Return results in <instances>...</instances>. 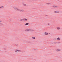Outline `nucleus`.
<instances>
[{
  "label": "nucleus",
  "instance_id": "nucleus-1",
  "mask_svg": "<svg viewBox=\"0 0 62 62\" xmlns=\"http://www.w3.org/2000/svg\"><path fill=\"white\" fill-rule=\"evenodd\" d=\"M13 8L14 9L16 10V11H20V12H24V10H23L20 9H18L16 7H14Z\"/></svg>",
  "mask_w": 62,
  "mask_h": 62
},
{
  "label": "nucleus",
  "instance_id": "nucleus-2",
  "mask_svg": "<svg viewBox=\"0 0 62 62\" xmlns=\"http://www.w3.org/2000/svg\"><path fill=\"white\" fill-rule=\"evenodd\" d=\"M61 50L60 49H58L56 50V52H60V51H61Z\"/></svg>",
  "mask_w": 62,
  "mask_h": 62
},
{
  "label": "nucleus",
  "instance_id": "nucleus-3",
  "mask_svg": "<svg viewBox=\"0 0 62 62\" xmlns=\"http://www.w3.org/2000/svg\"><path fill=\"white\" fill-rule=\"evenodd\" d=\"M21 51L19 50H18V49H16L15 50V53H17V52H20Z\"/></svg>",
  "mask_w": 62,
  "mask_h": 62
},
{
  "label": "nucleus",
  "instance_id": "nucleus-4",
  "mask_svg": "<svg viewBox=\"0 0 62 62\" xmlns=\"http://www.w3.org/2000/svg\"><path fill=\"white\" fill-rule=\"evenodd\" d=\"M25 31H30V29H26L25 30Z\"/></svg>",
  "mask_w": 62,
  "mask_h": 62
},
{
  "label": "nucleus",
  "instance_id": "nucleus-5",
  "mask_svg": "<svg viewBox=\"0 0 62 62\" xmlns=\"http://www.w3.org/2000/svg\"><path fill=\"white\" fill-rule=\"evenodd\" d=\"M54 12L55 13H59V11H54Z\"/></svg>",
  "mask_w": 62,
  "mask_h": 62
},
{
  "label": "nucleus",
  "instance_id": "nucleus-6",
  "mask_svg": "<svg viewBox=\"0 0 62 62\" xmlns=\"http://www.w3.org/2000/svg\"><path fill=\"white\" fill-rule=\"evenodd\" d=\"M53 8H58V7L57 6H55V5H53L52 6Z\"/></svg>",
  "mask_w": 62,
  "mask_h": 62
},
{
  "label": "nucleus",
  "instance_id": "nucleus-7",
  "mask_svg": "<svg viewBox=\"0 0 62 62\" xmlns=\"http://www.w3.org/2000/svg\"><path fill=\"white\" fill-rule=\"evenodd\" d=\"M23 21L26 22L27 21V19L26 18H23Z\"/></svg>",
  "mask_w": 62,
  "mask_h": 62
},
{
  "label": "nucleus",
  "instance_id": "nucleus-8",
  "mask_svg": "<svg viewBox=\"0 0 62 62\" xmlns=\"http://www.w3.org/2000/svg\"><path fill=\"white\" fill-rule=\"evenodd\" d=\"M44 34L45 35H48L49 34L47 32H45L44 33Z\"/></svg>",
  "mask_w": 62,
  "mask_h": 62
},
{
  "label": "nucleus",
  "instance_id": "nucleus-9",
  "mask_svg": "<svg viewBox=\"0 0 62 62\" xmlns=\"http://www.w3.org/2000/svg\"><path fill=\"white\" fill-rule=\"evenodd\" d=\"M57 40H60V39L59 37H58L56 39Z\"/></svg>",
  "mask_w": 62,
  "mask_h": 62
},
{
  "label": "nucleus",
  "instance_id": "nucleus-10",
  "mask_svg": "<svg viewBox=\"0 0 62 62\" xmlns=\"http://www.w3.org/2000/svg\"><path fill=\"white\" fill-rule=\"evenodd\" d=\"M26 42H27L28 43H31V42L30 41H26Z\"/></svg>",
  "mask_w": 62,
  "mask_h": 62
},
{
  "label": "nucleus",
  "instance_id": "nucleus-11",
  "mask_svg": "<svg viewBox=\"0 0 62 62\" xmlns=\"http://www.w3.org/2000/svg\"><path fill=\"white\" fill-rule=\"evenodd\" d=\"M3 25V24L2 23H0V26H2Z\"/></svg>",
  "mask_w": 62,
  "mask_h": 62
},
{
  "label": "nucleus",
  "instance_id": "nucleus-12",
  "mask_svg": "<svg viewBox=\"0 0 62 62\" xmlns=\"http://www.w3.org/2000/svg\"><path fill=\"white\" fill-rule=\"evenodd\" d=\"M23 21V19H22L20 20V22Z\"/></svg>",
  "mask_w": 62,
  "mask_h": 62
},
{
  "label": "nucleus",
  "instance_id": "nucleus-13",
  "mask_svg": "<svg viewBox=\"0 0 62 62\" xmlns=\"http://www.w3.org/2000/svg\"><path fill=\"white\" fill-rule=\"evenodd\" d=\"M30 31H31L32 32L33 31H34V30H32V29L31 30V29H30Z\"/></svg>",
  "mask_w": 62,
  "mask_h": 62
},
{
  "label": "nucleus",
  "instance_id": "nucleus-14",
  "mask_svg": "<svg viewBox=\"0 0 62 62\" xmlns=\"http://www.w3.org/2000/svg\"><path fill=\"white\" fill-rule=\"evenodd\" d=\"M23 6H24L25 7H26V4H23Z\"/></svg>",
  "mask_w": 62,
  "mask_h": 62
},
{
  "label": "nucleus",
  "instance_id": "nucleus-15",
  "mask_svg": "<svg viewBox=\"0 0 62 62\" xmlns=\"http://www.w3.org/2000/svg\"><path fill=\"white\" fill-rule=\"evenodd\" d=\"M60 27H58L57 28V30H60Z\"/></svg>",
  "mask_w": 62,
  "mask_h": 62
},
{
  "label": "nucleus",
  "instance_id": "nucleus-16",
  "mask_svg": "<svg viewBox=\"0 0 62 62\" xmlns=\"http://www.w3.org/2000/svg\"><path fill=\"white\" fill-rule=\"evenodd\" d=\"M4 8V6H3L0 7V8Z\"/></svg>",
  "mask_w": 62,
  "mask_h": 62
},
{
  "label": "nucleus",
  "instance_id": "nucleus-17",
  "mask_svg": "<svg viewBox=\"0 0 62 62\" xmlns=\"http://www.w3.org/2000/svg\"><path fill=\"white\" fill-rule=\"evenodd\" d=\"M53 40H56V38H55L53 39Z\"/></svg>",
  "mask_w": 62,
  "mask_h": 62
},
{
  "label": "nucleus",
  "instance_id": "nucleus-18",
  "mask_svg": "<svg viewBox=\"0 0 62 62\" xmlns=\"http://www.w3.org/2000/svg\"><path fill=\"white\" fill-rule=\"evenodd\" d=\"M28 24H29V23H26L25 24V25H28Z\"/></svg>",
  "mask_w": 62,
  "mask_h": 62
},
{
  "label": "nucleus",
  "instance_id": "nucleus-19",
  "mask_svg": "<svg viewBox=\"0 0 62 62\" xmlns=\"http://www.w3.org/2000/svg\"><path fill=\"white\" fill-rule=\"evenodd\" d=\"M32 39H36V38L35 37H32Z\"/></svg>",
  "mask_w": 62,
  "mask_h": 62
},
{
  "label": "nucleus",
  "instance_id": "nucleus-20",
  "mask_svg": "<svg viewBox=\"0 0 62 62\" xmlns=\"http://www.w3.org/2000/svg\"><path fill=\"white\" fill-rule=\"evenodd\" d=\"M56 43H55V42L54 43V44H56Z\"/></svg>",
  "mask_w": 62,
  "mask_h": 62
},
{
  "label": "nucleus",
  "instance_id": "nucleus-21",
  "mask_svg": "<svg viewBox=\"0 0 62 62\" xmlns=\"http://www.w3.org/2000/svg\"><path fill=\"white\" fill-rule=\"evenodd\" d=\"M4 50H6V48H4Z\"/></svg>",
  "mask_w": 62,
  "mask_h": 62
},
{
  "label": "nucleus",
  "instance_id": "nucleus-22",
  "mask_svg": "<svg viewBox=\"0 0 62 62\" xmlns=\"http://www.w3.org/2000/svg\"><path fill=\"white\" fill-rule=\"evenodd\" d=\"M16 46H18V44H16Z\"/></svg>",
  "mask_w": 62,
  "mask_h": 62
},
{
  "label": "nucleus",
  "instance_id": "nucleus-23",
  "mask_svg": "<svg viewBox=\"0 0 62 62\" xmlns=\"http://www.w3.org/2000/svg\"><path fill=\"white\" fill-rule=\"evenodd\" d=\"M47 5H50V3H47Z\"/></svg>",
  "mask_w": 62,
  "mask_h": 62
},
{
  "label": "nucleus",
  "instance_id": "nucleus-24",
  "mask_svg": "<svg viewBox=\"0 0 62 62\" xmlns=\"http://www.w3.org/2000/svg\"><path fill=\"white\" fill-rule=\"evenodd\" d=\"M2 22V21H0V23Z\"/></svg>",
  "mask_w": 62,
  "mask_h": 62
},
{
  "label": "nucleus",
  "instance_id": "nucleus-25",
  "mask_svg": "<svg viewBox=\"0 0 62 62\" xmlns=\"http://www.w3.org/2000/svg\"><path fill=\"white\" fill-rule=\"evenodd\" d=\"M48 25H49V24H50L49 23H48Z\"/></svg>",
  "mask_w": 62,
  "mask_h": 62
},
{
  "label": "nucleus",
  "instance_id": "nucleus-26",
  "mask_svg": "<svg viewBox=\"0 0 62 62\" xmlns=\"http://www.w3.org/2000/svg\"><path fill=\"white\" fill-rule=\"evenodd\" d=\"M45 16H48V15H46Z\"/></svg>",
  "mask_w": 62,
  "mask_h": 62
}]
</instances>
